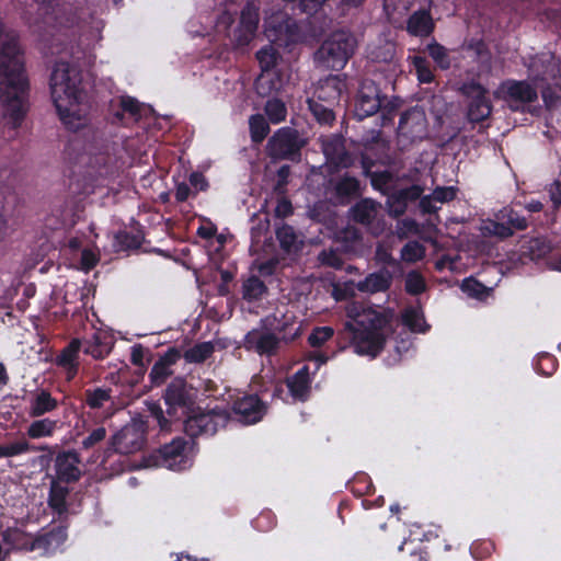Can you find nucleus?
Segmentation results:
<instances>
[{
    "mask_svg": "<svg viewBox=\"0 0 561 561\" xmlns=\"http://www.w3.org/2000/svg\"><path fill=\"white\" fill-rule=\"evenodd\" d=\"M425 287H426L425 280L420 273L413 271L407 275L405 289L408 293L417 295V294L424 291Z\"/></svg>",
    "mask_w": 561,
    "mask_h": 561,
    "instance_id": "52",
    "label": "nucleus"
},
{
    "mask_svg": "<svg viewBox=\"0 0 561 561\" xmlns=\"http://www.w3.org/2000/svg\"><path fill=\"white\" fill-rule=\"evenodd\" d=\"M423 193V190L419 185H413L411 187L401 190L398 194L400 198H402L405 203L407 201L417 199Z\"/></svg>",
    "mask_w": 561,
    "mask_h": 561,
    "instance_id": "60",
    "label": "nucleus"
},
{
    "mask_svg": "<svg viewBox=\"0 0 561 561\" xmlns=\"http://www.w3.org/2000/svg\"><path fill=\"white\" fill-rule=\"evenodd\" d=\"M112 346V336L104 331H96L91 337L84 340L83 351L95 359H102L110 354Z\"/></svg>",
    "mask_w": 561,
    "mask_h": 561,
    "instance_id": "22",
    "label": "nucleus"
},
{
    "mask_svg": "<svg viewBox=\"0 0 561 561\" xmlns=\"http://www.w3.org/2000/svg\"><path fill=\"white\" fill-rule=\"evenodd\" d=\"M402 321L413 332L424 333L428 328L419 307L407 308L402 313Z\"/></svg>",
    "mask_w": 561,
    "mask_h": 561,
    "instance_id": "35",
    "label": "nucleus"
},
{
    "mask_svg": "<svg viewBox=\"0 0 561 561\" xmlns=\"http://www.w3.org/2000/svg\"><path fill=\"white\" fill-rule=\"evenodd\" d=\"M175 360V354L165 355L163 358L159 359L151 368L149 377L151 382L156 386L162 385L165 379L171 375L170 366Z\"/></svg>",
    "mask_w": 561,
    "mask_h": 561,
    "instance_id": "34",
    "label": "nucleus"
},
{
    "mask_svg": "<svg viewBox=\"0 0 561 561\" xmlns=\"http://www.w3.org/2000/svg\"><path fill=\"white\" fill-rule=\"evenodd\" d=\"M264 33L272 43L289 45L296 39V24L286 13L277 11L265 19Z\"/></svg>",
    "mask_w": 561,
    "mask_h": 561,
    "instance_id": "9",
    "label": "nucleus"
},
{
    "mask_svg": "<svg viewBox=\"0 0 561 561\" xmlns=\"http://www.w3.org/2000/svg\"><path fill=\"white\" fill-rule=\"evenodd\" d=\"M339 80L336 77H330L325 79L323 84L318 90V98L320 100H334L336 99L341 90L337 88Z\"/></svg>",
    "mask_w": 561,
    "mask_h": 561,
    "instance_id": "46",
    "label": "nucleus"
},
{
    "mask_svg": "<svg viewBox=\"0 0 561 561\" xmlns=\"http://www.w3.org/2000/svg\"><path fill=\"white\" fill-rule=\"evenodd\" d=\"M114 240H115L114 248L116 249V251L126 250L136 244L135 238L129 236V233H127L125 231L117 232L114 237Z\"/></svg>",
    "mask_w": 561,
    "mask_h": 561,
    "instance_id": "56",
    "label": "nucleus"
},
{
    "mask_svg": "<svg viewBox=\"0 0 561 561\" xmlns=\"http://www.w3.org/2000/svg\"><path fill=\"white\" fill-rule=\"evenodd\" d=\"M145 433L139 424L131 423L124 426L112 438L115 451L121 454H133L141 449Z\"/></svg>",
    "mask_w": 561,
    "mask_h": 561,
    "instance_id": "13",
    "label": "nucleus"
},
{
    "mask_svg": "<svg viewBox=\"0 0 561 561\" xmlns=\"http://www.w3.org/2000/svg\"><path fill=\"white\" fill-rule=\"evenodd\" d=\"M106 436V430L104 427H98L95 430H93L89 436H87L83 440H82V447L84 449H89L91 447H93L94 445H96L98 443L102 442Z\"/></svg>",
    "mask_w": 561,
    "mask_h": 561,
    "instance_id": "58",
    "label": "nucleus"
},
{
    "mask_svg": "<svg viewBox=\"0 0 561 561\" xmlns=\"http://www.w3.org/2000/svg\"><path fill=\"white\" fill-rule=\"evenodd\" d=\"M164 400L170 415H175L178 409L186 414L190 403L188 393L185 382L182 379H174L167 388Z\"/></svg>",
    "mask_w": 561,
    "mask_h": 561,
    "instance_id": "20",
    "label": "nucleus"
},
{
    "mask_svg": "<svg viewBox=\"0 0 561 561\" xmlns=\"http://www.w3.org/2000/svg\"><path fill=\"white\" fill-rule=\"evenodd\" d=\"M287 387L294 400L305 401L310 392V377L305 366L287 379Z\"/></svg>",
    "mask_w": 561,
    "mask_h": 561,
    "instance_id": "24",
    "label": "nucleus"
},
{
    "mask_svg": "<svg viewBox=\"0 0 561 561\" xmlns=\"http://www.w3.org/2000/svg\"><path fill=\"white\" fill-rule=\"evenodd\" d=\"M214 352V346L210 342H204L188 348L184 358L190 363H201L208 358Z\"/></svg>",
    "mask_w": 561,
    "mask_h": 561,
    "instance_id": "39",
    "label": "nucleus"
},
{
    "mask_svg": "<svg viewBox=\"0 0 561 561\" xmlns=\"http://www.w3.org/2000/svg\"><path fill=\"white\" fill-rule=\"evenodd\" d=\"M264 327L282 334V340L291 342L301 334V323L294 311L277 309L263 320Z\"/></svg>",
    "mask_w": 561,
    "mask_h": 561,
    "instance_id": "10",
    "label": "nucleus"
},
{
    "mask_svg": "<svg viewBox=\"0 0 561 561\" xmlns=\"http://www.w3.org/2000/svg\"><path fill=\"white\" fill-rule=\"evenodd\" d=\"M229 415L224 410H213L188 416L184 422V430L190 436L202 434L213 435L219 427L226 426Z\"/></svg>",
    "mask_w": 561,
    "mask_h": 561,
    "instance_id": "7",
    "label": "nucleus"
},
{
    "mask_svg": "<svg viewBox=\"0 0 561 561\" xmlns=\"http://www.w3.org/2000/svg\"><path fill=\"white\" fill-rule=\"evenodd\" d=\"M190 184L197 191H203L207 186V182L204 175L196 172L191 174Z\"/></svg>",
    "mask_w": 561,
    "mask_h": 561,
    "instance_id": "64",
    "label": "nucleus"
},
{
    "mask_svg": "<svg viewBox=\"0 0 561 561\" xmlns=\"http://www.w3.org/2000/svg\"><path fill=\"white\" fill-rule=\"evenodd\" d=\"M259 23L257 11L248 5L245 7L240 16V23L234 30V41L238 46L248 45L254 37Z\"/></svg>",
    "mask_w": 561,
    "mask_h": 561,
    "instance_id": "18",
    "label": "nucleus"
},
{
    "mask_svg": "<svg viewBox=\"0 0 561 561\" xmlns=\"http://www.w3.org/2000/svg\"><path fill=\"white\" fill-rule=\"evenodd\" d=\"M81 347L80 340L76 339L70 342V344L62 350L60 355L57 358V363L61 366L66 373L67 378L71 379L75 377L78 370V355Z\"/></svg>",
    "mask_w": 561,
    "mask_h": 561,
    "instance_id": "27",
    "label": "nucleus"
},
{
    "mask_svg": "<svg viewBox=\"0 0 561 561\" xmlns=\"http://www.w3.org/2000/svg\"><path fill=\"white\" fill-rule=\"evenodd\" d=\"M499 218L505 220L506 226L511 227L513 232L514 230H524L527 228V220L512 209L504 208L501 210Z\"/></svg>",
    "mask_w": 561,
    "mask_h": 561,
    "instance_id": "47",
    "label": "nucleus"
},
{
    "mask_svg": "<svg viewBox=\"0 0 561 561\" xmlns=\"http://www.w3.org/2000/svg\"><path fill=\"white\" fill-rule=\"evenodd\" d=\"M57 421L50 419H41L32 422L26 431L28 437L37 439L42 437H49L57 428Z\"/></svg>",
    "mask_w": 561,
    "mask_h": 561,
    "instance_id": "37",
    "label": "nucleus"
},
{
    "mask_svg": "<svg viewBox=\"0 0 561 561\" xmlns=\"http://www.w3.org/2000/svg\"><path fill=\"white\" fill-rule=\"evenodd\" d=\"M80 458L75 451H64L57 455L55 460L56 476L65 482H73L80 479Z\"/></svg>",
    "mask_w": 561,
    "mask_h": 561,
    "instance_id": "19",
    "label": "nucleus"
},
{
    "mask_svg": "<svg viewBox=\"0 0 561 561\" xmlns=\"http://www.w3.org/2000/svg\"><path fill=\"white\" fill-rule=\"evenodd\" d=\"M425 247L417 241L408 242L401 250V259L407 263H415L425 256Z\"/></svg>",
    "mask_w": 561,
    "mask_h": 561,
    "instance_id": "41",
    "label": "nucleus"
},
{
    "mask_svg": "<svg viewBox=\"0 0 561 561\" xmlns=\"http://www.w3.org/2000/svg\"><path fill=\"white\" fill-rule=\"evenodd\" d=\"M118 105L124 113H127L133 119L138 121L152 112L150 105L140 103L137 99L123 95L118 99Z\"/></svg>",
    "mask_w": 561,
    "mask_h": 561,
    "instance_id": "31",
    "label": "nucleus"
},
{
    "mask_svg": "<svg viewBox=\"0 0 561 561\" xmlns=\"http://www.w3.org/2000/svg\"><path fill=\"white\" fill-rule=\"evenodd\" d=\"M529 76L534 80H547L548 78H554L558 71V66L554 60V57L545 53L538 56H535L530 59L528 64Z\"/></svg>",
    "mask_w": 561,
    "mask_h": 561,
    "instance_id": "21",
    "label": "nucleus"
},
{
    "mask_svg": "<svg viewBox=\"0 0 561 561\" xmlns=\"http://www.w3.org/2000/svg\"><path fill=\"white\" fill-rule=\"evenodd\" d=\"M69 493L67 486L61 485L58 481L54 480L50 485L49 505L58 514L67 511L66 499Z\"/></svg>",
    "mask_w": 561,
    "mask_h": 561,
    "instance_id": "36",
    "label": "nucleus"
},
{
    "mask_svg": "<svg viewBox=\"0 0 561 561\" xmlns=\"http://www.w3.org/2000/svg\"><path fill=\"white\" fill-rule=\"evenodd\" d=\"M291 213H293V206L288 199L282 198L277 202V205L275 208V214L277 217L284 218V217L289 216Z\"/></svg>",
    "mask_w": 561,
    "mask_h": 561,
    "instance_id": "62",
    "label": "nucleus"
},
{
    "mask_svg": "<svg viewBox=\"0 0 561 561\" xmlns=\"http://www.w3.org/2000/svg\"><path fill=\"white\" fill-rule=\"evenodd\" d=\"M251 138L255 142H261L270 131V127L265 118L257 114L249 119Z\"/></svg>",
    "mask_w": 561,
    "mask_h": 561,
    "instance_id": "40",
    "label": "nucleus"
},
{
    "mask_svg": "<svg viewBox=\"0 0 561 561\" xmlns=\"http://www.w3.org/2000/svg\"><path fill=\"white\" fill-rule=\"evenodd\" d=\"M262 72L255 81V89L260 95H270L278 92L283 88V82L278 75L273 70L277 64L278 53L272 46H265L256 54Z\"/></svg>",
    "mask_w": 561,
    "mask_h": 561,
    "instance_id": "5",
    "label": "nucleus"
},
{
    "mask_svg": "<svg viewBox=\"0 0 561 561\" xmlns=\"http://www.w3.org/2000/svg\"><path fill=\"white\" fill-rule=\"evenodd\" d=\"M456 192L457 188L454 186H439L433 191L432 195L437 203L443 204L453 201L456 197Z\"/></svg>",
    "mask_w": 561,
    "mask_h": 561,
    "instance_id": "55",
    "label": "nucleus"
},
{
    "mask_svg": "<svg viewBox=\"0 0 561 561\" xmlns=\"http://www.w3.org/2000/svg\"><path fill=\"white\" fill-rule=\"evenodd\" d=\"M348 333L354 352L376 357L383 348L387 335L388 316L363 302L353 301L346 307Z\"/></svg>",
    "mask_w": 561,
    "mask_h": 561,
    "instance_id": "3",
    "label": "nucleus"
},
{
    "mask_svg": "<svg viewBox=\"0 0 561 561\" xmlns=\"http://www.w3.org/2000/svg\"><path fill=\"white\" fill-rule=\"evenodd\" d=\"M333 333L334 331L330 327L317 328L309 335L308 341L312 346H320L323 343H325L329 339H331L333 336Z\"/></svg>",
    "mask_w": 561,
    "mask_h": 561,
    "instance_id": "53",
    "label": "nucleus"
},
{
    "mask_svg": "<svg viewBox=\"0 0 561 561\" xmlns=\"http://www.w3.org/2000/svg\"><path fill=\"white\" fill-rule=\"evenodd\" d=\"M233 412L238 421L244 424H253L263 417L265 405L256 396H244L233 403Z\"/></svg>",
    "mask_w": 561,
    "mask_h": 561,
    "instance_id": "15",
    "label": "nucleus"
},
{
    "mask_svg": "<svg viewBox=\"0 0 561 561\" xmlns=\"http://www.w3.org/2000/svg\"><path fill=\"white\" fill-rule=\"evenodd\" d=\"M461 289L463 293L478 299H483L489 295L488 288L474 278H466L461 284Z\"/></svg>",
    "mask_w": 561,
    "mask_h": 561,
    "instance_id": "49",
    "label": "nucleus"
},
{
    "mask_svg": "<svg viewBox=\"0 0 561 561\" xmlns=\"http://www.w3.org/2000/svg\"><path fill=\"white\" fill-rule=\"evenodd\" d=\"M385 10L390 19L405 15L410 11L431 8V0H385Z\"/></svg>",
    "mask_w": 561,
    "mask_h": 561,
    "instance_id": "25",
    "label": "nucleus"
},
{
    "mask_svg": "<svg viewBox=\"0 0 561 561\" xmlns=\"http://www.w3.org/2000/svg\"><path fill=\"white\" fill-rule=\"evenodd\" d=\"M85 402L93 410L108 409L114 405L112 389L94 388L85 390Z\"/></svg>",
    "mask_w": 561,
    "mask_h": 561,
    "instance_id": "30",
    "label": "nucleus"
},
{
    "mask_svg": "<svg viewBox=\"0 0 561 561\" xmlns=\"http://www.w3.org/2000/svg\"><path fill=\"white\" fill-rule=\"evenodd\" d=\"M308 105L313 116L317 118L319 123L330 124L334 121L333 112L327 108L324 105L317 103L312 100L308 101Z\"/></svg>",
    "mask_w": 561,
    "mask_h": 561,
    "instance_id": "51",
    "label": "nucleus"
},
{
    "mask_svg": "<svg viewBox=\"0 0 561 561\" xmlns=\"http://www.w3.org/2000/svg\"><path fill=\"white\" fill-rule=\"evenodd\" d=\"M265 327V329H253L244 339V345L248 350L254 351L260 355L271 356L279 347L280 340Z\"/></svg>",
    "mask_w": 561,
    "mask_h": 561,
    "instance_id": "14",
    "label": "nucleus"
},
{
    "mask_svg": "<svg viewBox=\"0 0 561 561\" xmlns=\"http://www.w3.org/2000/svg\"><path fill=\"white\" fill-rule=\"evenodd\" d=\"M265 113L272 123L277 124L286 118V106L282 101L271 99L266 102Z\"/></svg>",
    "mask_w": 561,
    "mask_h": 561,
    "instance_id": "44",
    "label": "nucleus"
},
{
    "mask_svg": "<svg viewBox=\"0 0 561 561\" xmlns=\"http://www.w3.org/2000/svg\"><path fill=\"white\" fill-rule=\"evenodd\" d=\"M242 289L243 298L248 301H254L262 298L266 291V286L259 277L251 276L243 283Z\"/></svg>",
    "mask_w": 561,
    "mask_h": 561,
    "instance_id": "38",
    "label": "nucleus"
},
{
    "mask_svg": "<svg viewBox=\"0 0 561 561\" xmlns=\"http://www.w3.org/2000/svg\"><path fill=\"white\" fill-rule=\"evenodd\" d=\"M484 236H496L499 238H507L513 234L512 228L504 222L486 221L481 227Z\"/></svg>",
    "mask_w": 561,
    "mask_h": 561,
    "instance_id": "48",
    "label": "nucleus"
},
{
    "mask_svg": "<svg viewBox=\"0 0 561 561\" xmlns=\"http://www.w3.org/2000/svg\"><path fill=\"white\" fill-rule=\"evenodd\" d=\"M465 93L470 98L468 106V118L479 123L488 118L492 112L491 101L488 91L479 83L471 82L465 85Z\"/></svg>",
    "mask_w": 561,
    "mask_h": 561,
    "instance_id": "12",
    "label": "nucleus"
},
{
    "mask_svg": "<svg viewBox=\"0 0 561 561\" xmlns=\"http://www.w3.org/2000/svg\"><path fill=\"white\" fill-rule=\"evenodd\" d=\"M411 60H412V65L415 68V71H416L420 82H422V83L432 82L434 79V76L430 68L428 61L424 57H421V56H414V57H412Z\"/></svg>",
    "mask_w": 561,
    "mask_h": 561,
    "instance_id": "45",
    "label": "nucleus"
},
{
    "mask_svg": "<svg viewBox=\"0 0 561 561\" xmlns=\"http://www.w3.org/2000/svg\"><path fill=\"white\" fill-rule=\"evenodd\" d=\"M322 149L328 160L336 165L347 167L350 158L344 149L343 141L339 137L323 139Z\"/></svg>",
    "mask_w": 561,
    "mask_h": 561,
    "instance_id": "28",
    "label": "nucleus"
},
{
    "mask_svg": "<svg viewBox=\"0 0 561 561\" xmlns=\"http://www.w3.org/2000/svg\"><path fill=\"white\" fill-rule=\"evenodd\" d=\"M276 237L284 250L289 252L297 249V234L290 226L279 227Z\"/></svg>",
    "mask_w": 561,
    "mask_h": 561,
    "instance_id": "43",
    "label": "nucleus"
},
{
    "mask_svg": "<svg viewBox=\"0 0 561 561\" xmlns=\"http://www.w3.org/2000/svg\"><path fill=\"white\" fill-rule=\"evenodd\" d=\"M433 195H426L421 198L420 206L424 213H433L438 209Z\"/></svg>",
    "mask_w": 561,
    "mask_h": 561,
    "instance_id": "63",
    "label": "nucleus"
},
{
    "mask_svg": "<svg viewBox=\"0 0 561 561\" xmlns=\"http://www.w3.org/2000/svg\"><path fill=\"white\" fill-rule=\"evenodd\" d=\"M379 205L371 199H363L352 208L354 220L368 225L377 216Z\"/></svg>",
    "mask_w": 561,
    "mask_h": 561,
    "instance_id": "32",
    "label": "nucleus"
},
{
    "mask_svg": "<svg viewBox=\"0 0 561 561\" xmlns=\"http://www.w3.org/2000/svg\"><path fill=\"white\" fill-rule=\"evenodd\" d=\"M3 541L13 549L34 550L39 547L41 541L34 540L31 536L18 528H8L2 535Z\"/></svg>",
    "mask_w": 561,
    "mask_h": 561,
    "instance_id": "29",
    "label": "nucleus"
},
{
    "mask_svg": "<svg viewBox=\"0 0 561 561\" xmlns=\"http://www.w3.org/2000/svg\"><path fill=\"white\" fill-rule=\"evenodd\" d=\"M499 94L513 110H519L520 105L537 99L536 88L527 81L506 80L500 85Z\"/></svg>",
    "mask_w": 561,
    "mask_h": 561,
    "instance_id": "11",
    "label": "nucleus"
},
{
    "mask_svg": "<svg viewBox=\"0 0 561 561\" xmlns=\"http://www.w3.org/2000/svg\"><path fill=\"white\" fill-rule=\"evenodd\" d=\"M434 28V23L430 14V8L415 10L408 20L407 30L414 36H427Z\"/></svg>",
    "mask_w": 561,
    "mask_h": 561,
    "instance_id": "23",
    "label": "nucleus"
},
{
    "mask_svg": "<svg viewBox=\"0 0 561 561\" xmlns=\"http://www.w3.org/2000/svg\"><path fill=\"white\" fill-rule=\"evenodd\" d=\"M381 106L377 87L373 82H364L356 102V115L363 119L374 115Z\"/></svg>",
    "mask_w": 561,
    "mask_h": 561,
    "instance_id": "16",
    "label": "nucleus"
},
{
    "mask_svg": "<svg viewBox=\"0 0 561 561\" xmlns=\"http://www.w3.org/2000/svg\"><path fill=\"white\" fill-rule=\"evenodd\" d=\"M389 208L390 214L397 217L405 211L407 203L400 198V195L398 194L389 199Z\"/></svg>",
    "mask_w": 561,
    "mask_h": 561,
    "instance_id": "59",
    "label": "nucleus"
},
{
    "mask_svg": "<svg viewBox=\"0 0 561 561\" xmlns=\"http://www.w3.org/2000/svg\"><path fill=\"white\" fill-rule=\"evenodd\" d=\"M391 277L389 273H374L368 275L363 282L358 284L362 291L377 293L386 290L390 286Z\"/></svg>",
    "mask_w": 561,
    "mask_h": 561,
    "instance_id": "33",
    "label": "nucleus"
},
{
    "mask_svg": "<svg viewBox=\"0 0 561 561\" xmlns=\"http://www.w3.org/2000/svg\"><path fill=\"white\" fill-rule=\"evenodd\" d=\"M271 154L275 158H288L297 149V133L289 128L279 129L268 142Z\"/></svg>",
    "mask_w": 561,
    "mask_h": 561,
    "instance_id": "17",
    "label": "nucleus"
},
{
    "mask_svg": "<svg viewBox=\"0 0 561 561\" xmlns=\"http://www.w3.org/2000/svg\"><path fill=\"white\" fill-rule=\"evenodd\" d=\"M32 449L26 439H19L0 445V458L14 457L25 454Z\"/></svg>",
    "mask_w": 561,
    "mask_h": 561,
    "instance_id": "42",
    "label": "nucleus"
},
{
    "mask_svg": "<svg viewBox=\"0 0 561 561\" xmlns=\"http://www.w3.org/2000/svg\"><path fill=\"white\" fill-rule=\"evenodd\" d=\"M426 134L427 121L422 108L413 107L402 114L398 127V137L404 146L422 140Z\"/></svg>",
    "mask_w": 561,
    "mask_h": 561,
    "instance_id": "8",
    "label": "nucleus"
},
{
    "mask_svg": "<svg viewBox=\"0 0 561 561\" xmlns=\"http://www.w3.org/2000/svg\"><path fill=\"white\" fill-rule=\"evenodd\" d=\"M24 57L14 31L0 20V111L4 126L18 129L28 111Z\"/></svg>",
    "mask_w": 561,
    "mask_h": 561,
    "instance_id": "1",
    "label": "nucleus"
},
{
    "mask_svg": "<svg viewBox=\"0 0 561 561\" xmlns=\"http://www.w3.org/2000/svg\"><path fill=\"white\" fill-rule=\"evenodd\" d=\"M355 37L344 31L331 34L314 54V61L323 69L341 70L354 54Z\"/></svg>",
    "mask_w": 561,
    "mask_h": 561,
    "instance_id": "4",
    "label": "nucleus"
},
{
    "mask_svg": "<svg viewBox=\"0 0 561 561\" xmlns=\"http://www.w3.org/2000/svg\"><path fill=\"white\" fill-rule=\"evenodd\" d=\"M187 443L182 438H175L170 444L164 445L154 454L152 466L164 467L170 470L181 471L191 467L192 461L186 453Z\"/></svg>",
    "mask_w": 561,
    "mask_h": 561,
    "instance_id": "6",
    "label": "nucleus"
},
{
    "mask_svg": "<svg viewBox=\"0 0 561 561\" xmlns=\"http://www.w3.org/2000/svg\"><path fill=\"white\" fill-rule=\"evenodd\" d=\"M50 94L61 123L70 130L88 125L89 106L81 89V75L76 66L57 62L50 76Z\"/></svg>",
    "mask_w": 561,
    "mask_h": 561,
    "instance_id": "2",
    "label": "nucleus"
},
{
    "mask_svg": "<svg viewBox=\"0 0 561 561\" xmlns=\"http://www.w3.org/2000/svg\"><path fill=\"white\" fill-rule=\"evenodd\" d=\"M548 191L554 208L558 209L561 206V183L558 181L553 182Z\"/></svg>",
    "mask_w": 561,
    "mask_h": 561,
    "instance_id": "61",
    "label": "nucleus"
},
{
    "mask_svg": "<svg viewBox=\"0 0 561 561\" xmlns=\"http://www.w3.org/2000/svg\"><path fill=\"white\" fill-rule=\"evenodd\" d=\"M99 262V255L89 249H84L81 252L80 267L81 270L88 272L93 268Z\"/></svg>",
    "mask_w": 561,
    "mask_h": 561,
    "instance_id": "57",
    "label": "nucleus"
},
{
    "mask_svg": "<svg viewBox=\"0 0 561 561\" xmlns=\"http://www.w3.org/2000/svg\"><path fill=\"white\" fill-rule=\"evenodd\" d=\"M427 51L430 56L433 58V60L442 68L447 69L450 66V60L448 57L447 49L437 44L433 43L427 46Z\"/></svg>",
    "mask_w": 561,
    "mask_h": 561,
    "instance_id": "50",
    "label": "nucleus"
},
{
    "mask_svg": "<svg viewBox=\"0 0 561 561\" xmlns=\"http://www.w3.org/2000/svg\"><path fill=\"white\" fill-rule=\"evenodd\" d=\"M359 188V183L355 178L345 176L340 180L336 185V191L340 195L356 194Z\"/></svg>",
    "mask_w": 561,
    "mask_h": 561,
    "instance_id": "54",
    "label": "nucleus"
},
{
    "mask_svg": "<svg viewBox=\"0 0 561 561\" xmlns=\"http://www.w3.org/2000/svg\"><path fill=\"white\" fill-rule=\"evenodd\" d=\"M57 405V400L48 391L42 389L36 391L31 398L28 414L33 417H38L54 411Z\"/></svg>",
    "mask_w": 561,
    "mask_h": 561,
    "instance_id": "26",
    "label": "nucleus"
}]
</instances>
